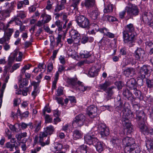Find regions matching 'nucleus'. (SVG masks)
<instances>
[{"label":"nucleus","mask_w":153,"mask_h":153,"mask_svg":"<svg viewBox=\"0 0 153 153\" xmlns=\"http://www.w3.org/2000/svg\"><path fill=\"white\" fill-rule=\"evenodd\" d=\"M125 9L128 16L127 19H128L131 17L138 15L139 13V9L137 6L131 3H129L126 7Z\"/></svg>","instance_id":"f257e3e1"},{"label":"nucleus","mask_w":153,"mask_h":153,"mask_svg":"<svg viewBox=\"0 0 153 153\" xmlns=\"http://www.w3.org/2000/svg\"><path fill=\"white\" fill-rule=\"evenodd\" d=\"M76 22L78 25L83 28H88L90 25V22L89 19L84 16L80 15L77 17Z\"/></svg>","instance_id":"f03ea898"},{"label":"nucleus","mask_w":153,"mask_h":153,"mask_svg":"<svg viewBox=\"0 0 153 153\" xmlns=\"http://www.w3.org/2000/svg\"><path fill=\"white\" fill-rule=\"evenodd\" d=\"M123 36L124 42L129 46H131L132 44L134 41L135 35L133 33L123 32Z\"/></svg>","instance_id":"7ed1b4c3"},{"label":"nucleus","mask_w":153,"mask_h":153,"mask_svg":"<svg viewBox=\"0 0 153 153\" xmlns=\"http://www.w3.org/2000/svg\"><path fill=\"white\" fill-rule=\"evenodd\" d=\"M138 127L140 129L141 132L144 134L150 135L153 134V129L151 128H148L144 125V122H139L138 123Z\"/></svg>","instance_id":"20e7f679"},{"label":"nucleus","mask_w":153,"mask_h":153,"mask_svg":"<svg viewBox=\"0 0 153 153\" xmlns=\"http://www.w3.org/2000/svg\"><path fill=\"white\" fill-rule=\"evenodd\" d=\"M85 119V117L82 114H79L75 118L73 123V126L80 127L82 126Z\"/></svg>","instance_id":"39448f33"},{"label":"nucleus","mask_w":153,"mask_h":153,"mask_svg":"<svg viewBox=\"0 0 153 153\" xmlns=\"http://www.w3.org/2000/svg\"><path fill=\"white\" fill-rule=\"evenodd\" d=\"M98 128L102 137H104L109 135V129L105 124L99 123L98 126Z\"/></svg>","instance_id":"423d86ee"},{"label":"nucleus","mask_w":153,"mask_h":153,"mask_svg":"<svg viewBox=\"0 0 153 153\" xmlns=\"http://www.w3.org/2000/svg\"><path fill=\"white\" fill-rule=\"evenodd\" d=\"M151 68L150 66L148 65H144L140 69L139 76L142 78H145L146 75L151 72Z\"/></svg>","instance_id":"0eeeda50"},{"label":"nucleus","mask_w":153,"mask_h":153,"mask_svg":"<svg viewBox=\"0 0 153 153\" xmlns=\"http://www.w3.org/2000/svg\"><path fill=\"white\" fill-rule=\"evenodd\" d=\"M134 53L135 58L137 60H144L145 58V51L141 48H138L135 51Z\"/></svg>","instance_id":"6e6552de"},{"label":"nucleus","mask_w":153,"mask_h":153,"mask_svg":"<svg viewBox=\"0 0 153 153\" xmlns=\"http://www.w3.org/2000/svg\"><path fill=\"white\" fill-rule=\"evenodd\" d=\"M97 109L94 105H91L87 108V113L89 116L91 118H94L97 116Z\"/></svg>","instance_id":"1a4fd4ad"},{"label":"nucleus","mask_w":153,"mask_h":153,"mask_svg":"<svg viewBox=\"0 0 153 153\" xmlns=\"http://www.w3.org/2000/svg\"><path fill=\"white\" fill-rule=\"evenodd\" d=\"M48 134L45 131L40 133L39 143L40 145L42 146L45 145H48L49 144L50 139L49 138H47V140L45 143L43 142L44 138L47 137Z\"/></svg>","instance_id":"9d476101"},{"label":"nucleus","mask_w":153,"mask_h":153,"mask_svg":"<svg viewBox=\"0 0 153 153\" xmlns=\"http://www.w3.org/2000/svg\"><path fill=\"white\" fill-rule=\"evenodd\" d=\"M123 143L125 147H131L132 145L134 146L135 141L133 138L127 137L123 140Z\"/></svg>","instance_id":"9b49d317"},{"label":"nucleus","mask_w":153,"mask_h":153,"mask_svg":"<svg viewBox=\"0 0 153 153\" xmlns=\"http://www.w3.org/2000/svg\"><path fill=\"white\" fill-rule=\"evenodd\" d=\"M123 117L122 119V122L123 119L126 120V122H127V120L129 122V119H131L134 117L132 112L131 110L127 109L125 110L123 112Z\"/></svg>","instance_id":"f8f14e48"},{"label":"nucleus","mask_w":153,"mask_h":153,"mask_svg":"<svg viewBox=\"0 0 153 153\" xmlns=\"http://www.w3.org/2000/svg\"><path fill=\"white\" fill-rule=\"evenodd\" d=\"M96 148L97 150L100 153L103 150L104 144L103 143L99 141L97 139H95L93 145Z\"/></svg>","instance_id":"ddd939ff"},{"label":"nucleus","mask_w":153,"mask_h":153,"mask_svg":"<svg viewBox=\"0 0 153 153\" xmlns=\"http://www.w3.org/2000/svg\"><path fill=\"white\" fill-rule=\"evenodd\" d=\"M152 15L150 12H144L142 15V19L145 23H149L152 19Z\"/></svg>","instance_id":"4468645a"},{"label":"nucleus","mask_w":153,"mask_h":153,"mask_svg":"<svg viewBox=\"0 0 153 153\" xmlns=\"http://www.w3.org/2000/svg\"><path fill=\"white\" fill-rule=\"evenodd\" d=\"M15 4L14 1H12L10 3L7 2L3 4V6L1 7V9H7L11 11L14 9Z\"/></svg>","instance_id":"2eb2a0df"},{"label":"nucleus","mask_w":153,"mask_h":153,"mask_svg":"<svg viewBox=\"0 0 153 153\" xmlns=\"http://www.w3.org/2000/svg\"><path fill=\"white\" fill-rule=\"evenodd\" d=\"M95 139H97L94 137L93 135H91L89 134L86 135L84 136V140L85 142L89 145L92 144L94 142Z\"/></svg>","instance_id":"dca6fc26"},{"label":"nucleus","mask_w":153,"mask_h":153,"mask_svg":"<svg viewBox=\"0 0 153 153\" xmlns=\"http://www.w3.org/2000/svg\"><path fill=\"white\" fill-rule=\"evenodd\" d=\"M19 88H22L24 86H26L28 82V80L25 78H23L22 75H20V78L19 79Z\"/></svg>","instance_id":"f3484780"},{"label":"nucleus","mask_w":153,"mask_h":153,"mask_svg":"<svg viewBox=\"0 0 153 153\" xmlns=\"http://www.w3.org/2000/svg\"><path fill=\"white\" fill-rule=\"evenodd\" d=\"M31 85L34 86V90L31 93V96L33 99H35L36 96L39 93V90L37 88L38 84L37 82H33L31 83Z\"/></svg>","instance_id":"a211bd4d"},{"label":"nucleus","mask_w":153,"mask_h":153,"mask_svg":"<svg viewBox=\"0 0 153 153\" xmlns=\"http://www.w3.org/2000/svg\"><path fill=\"white\" fill-rule=\"evenodd\" d=\"M135 74V69L133 68H128L124 71V74L127 77H129V76H132Z\"/></svg>","instance_id":"6ab92c4d"},{"label":"nucleus","mask_w":153,"mask_h":153,"mask_svg":"<svg viewBox=\"0 0 153 153\" xmlns=\"http://www.w3.org/2000/svg\"><path fill=\"white\" fill-rule=\"evenodd\" d=\"M77 79L74 77L73 78H68L67 80V82L69 85L72 86L73 88H75L77 87Z\"/></svg>","instance_id":"aec40b11"},{"label":"nucleus","mask_w":153,"mask_h":153,"mask_svg":"<svg viewBox=\"0 0 153 153\" xmlns=\"http://www.w3.org/2000/svg\"><path fill=\"white\" fill-rule=\"evenodd\" d=\"M73 3L70 6L69 8H67L68 10L71 12H73V11H75L78 10L77 6L79 3L77 2L75 0H72Z\"/></svg>","instance_id":"412c9836"},{"label":"nucleus","mask_w":153,"mask_h":153,"mask_svg":"<svg viewBox=\"0 0 153 153\" xmlns=\"http://www.w3.org/2000/svg\"><path fill=\"white\" fill-rule=\"evenodd\" d=\"M122 123L124 126L126 127L128 133H131L133 132V126L129 122H128V120L127 122H126V120L123 119Z\"/></svg>","instance_id":"4be33fe9"},{"label":"nucleus","mask_w":153,"mask_h":153,"mask_svg":"<svg viewBox=\"0 0 153 153\" xmlns=\"http://www.w3.org/2000/svg\"><path fill=\"white\" fill-rule=\"evenodd\" d=\"M125 30L123 32H126V33H132L134 31V27L132 24L130 23L127 25L125 27Z\"/></svg>","instance_id":"5701e85b"},{"label":"nucleus","mask_w":153,"mask_h":153,"mask_svg":"<svg viewBox=\"0 0 153 153\" xmlns=\"http://www.w3.org/2000/svg\"><path fill=\"white\" fill-rule=\"evenodd\" d=\"M136 119L137 120H141L142 118L143 121V122L145 120L146 117H145V114L144 113V112L142 111H137L136 113Z\"/></svg>","instance_id":"b1692460"},{"label":"nucleus","mask_w":153,"mask_h":153,"mask_svg":"<svg viewBox=\"0 0 153 153\" xmlns=\"http://www.w3.org/2000/svg\"><path fill=\"white\" fill-rule=\"evenodd\" d=\"M111 85L109 81H105L104 83L100 84L98 86V89L105 91L108 88V87Z\"/></svg>","instance_id":"393cba45"},{"label":"nucleus","mask_w":153,"mask_h":153,"mask_svg":"<svg viewBox=\"0 0 153 153\" xmlns=\"http://www.w3.org/2000/svg\"><path fill=\"white\" fill-rule=\"evenodd\" d=\"M90 17L93 20H95L97 19L99 15V13L97 9L95 8L93 10L89 13Z\"/></svg>","instance_id":"a878e982"},{"label":"nucleus","mask_w":153,"mask_h":153,"mask_svg":"<svg viewBox=\"0 0 153 153\" xmlns=\"http://www.w3.org/2000/svg\"><path fill=\"white\" fill-rule=\"evenodd\" d=\"M73 137L74 139L76 140L81 138L82 135V133L80 131L75 129L73 131Z\"/></svg>","instance_id":"bb28decb"},{"label":"nucleus","mask_w":153,"mask_h":153,"mask_svg":"<svg viewBox=\"0 0 153 153\" xmlns=\"http://www.w3.org/2000/svg\"><path fill=\"white\" fill-rule=\"evenodd\" d=\"M127 85L128 87L131 89H134L136 85L135 79L134 78L130 79L127 82Z\"/></svg>","instance_id":"cd10ccee"},{"label":"nucleus","mask_w":153,"mask_h":153,"mask_svg":"<svg viewBox=\"0 0 153 153\" xmlns=\"http://www.w3.org/2000/svg\"><path fill=\"white\" fill-rule=\"evenodd\" d=\"M41 17L42 18V21L44 24L48 22L51 19V16L45 13L42 14Z\"/></svg>","instance_id":"c85d7f7f"},{"label":"nucleus","mask_w":153,"mask_h":153,"mask_svg":"<svg viewBox=\"0 0 153 153\" xmlns=\"http://www.w3.org/2000/svg\"><path fill=\"white\" fill-rule=\"evenodd\" d=\"M98 70L95 67H92L88 72V76L91 77H93L97 76L98 74Z\"/></svg>","instance_id":"c756f323"},{"label":"nucleus","mask_w":153,"mask_h":153,"mask_svg":"<svg viewBox=\"0 0 153 153\" xmlns=\"http://www.w3.org/2000/svg\"><path fill=\"white\" fill-rule=\"evenodd\" d=\"M77 87L75 88L79 90L81 92H84L87 88V87L85 86L83 83L79 81L77 82Z\"/></svg>","instance_id":"7c9ffc66"},{"label":"nucleus","mask_w":153,"mask_h":153,"mask_svg":"<svg viewBox=\"0 0 153 153\" xmlns=\"http://www.w3.org/2000/svg\"><path fill=\"white\" fill-rule=\"evenodd\" d=\"M113 10V7L112 4L108 3L105 4V8L104 9V13H107L111 12Z\"/></svg>","instance_id":"2f4dec72"},{"label":"nucleus","mask_w":153,"mask_h":153,"mask_svg":"<svg viewBox=\"0 0 153 153\" xmlns=\"http://www.w3.org/2000/svg\"><path fill=\"white\" fill-rule=\"evenodd\" d=\"M95 0H85L84 4L85 7L88 8L94 7Z\"/></svg>","instance_id":"473e14b6"},{"label":"nucleus","mask_w":153,"mask_h":153,"mask_svg":"<svg viewBox=\"0 0 153 153\" xmlns=\"http://www.w3.org/2000/svg\"><path fill=\"white\" fill-rule=\"evenodd\" d=\"M4 35L10 39V37L13 32V28L4 29Z\"/></svg>","instance_id":"72a5a7b5"},{"label":"nucleus","mask_w":153,"mask_h":153,"mask_svg":"<svg viewBox=\"0 0 153 153\" xmlns=\"http://www.w3.org/2000/svg\"><path fill=\"white\" fill-rule=\"evenodd\" d=\"M87 146L82 145L78 147L76 150L77 153H86Z\"/></svg>","instance_id":"f704fd0d"},{"label":"nucleus","mask_w":153,"mask_h":153,"mask_svg":"<svg viewBox=\"0 0 153 153\" xmlns=\"http://www.w3.org/2000/svg\"><path fill=\"white\" fill-rule=\"evenodd\" d=\"M5 146L6 148L9 149L10 151H13L14 147L16 149L17 147L15 143L12 144L10 142L7 143L5 144Z\"/></svg>","instance_id":"c9c22d12"},{"label":"nucleus","mask_w":153,"mask_h":153,"mask_svg":"<svg viewBox=\"0 0 153 153\" xmlns=\"http://www.w3.org/2000/svg\"><path fill=\"white\" fill-rule=\"evenodd\" d=\"M20 52L18 49H16L14 50L11 53V55L12 57H10L9 58V62H11V60L13 61L14 60L16 57L18 55L19 53Z\"/></svg>","instance_id":"e433bc0d"},{"label":"nucleus","mask_w":153,"mask_h":153,"mask_svg":"<svg viewBox=\"0 0 153 153\" xmlns=\"http://www.w3.org/2000/svg\"><path fill=\"white\" fill-rule=\"evenodd\" d=\"M123 94L128 100H130L131 99L132 94L128 90L126 89L123 92Z\"/></svg>","instance_id":"4c0bfd02"},{"label":"nucleus","mask_w":153,"mask_h":153,"mask_svg":"<svg viewBox=\"0 0 153 153\" xmlns=\"http://www.w3.org/2000/svg\"><path fill=\"white\" fill-rule=\"evenodd\" d=\"M45 131L49 134H52L53 132L54 131V127L52 125H50L47 127L45 128Z\"/></svg>","instance_id":"58836bf2"},{"label":"nucleus","mask_w":153,"mask_h":153,"mask_svg":"<svg viewBox=\"0 0 153 153\" xmlns=\"http://www.w3.org/2000/svg\"><path fill=\"white\" fill-rule=\"evenodd\" d=\"M113 88V87H109L108 88L107 90L105 91L107 94V98L108 100H109L110 98L113 94V92L112 90V89Z\"/></svg>","instance_id":"ea45409f"},{"label":"nucleus","mask_w":153,"mask_h":153,"mask_svg":"<svg viewBox=\"0 0 153 153\" xmlns=\"http://www.w3.org/2000/svg\"><path fill=\"white\" fill-rule=\"evenodd\" d=\"M117 105L116 107V108L119 111H122L123 112L126 109L124 108V105H122L121 102L120 101H118L117 103Z\"/></svg>","instance_id":"a19ab883"},{"label":"nucleus","mask_w":153,"mask_h":153,"mask_svg":"<svg viewBox=\"0 0 153 153\" xmlns=\"http://www.w3.org/2000/svg\"><path fill=\"white\" fill-rule=\"evenodd\" d=\"M147 147L149 148L153 151V139H148L146 142Z\"/></svg>","instance_id":"79ce46f5"},{"label":"nucleus","mask_w":153,"mask_h":153,"mask_svg":"<svg viewBox=\"0 0 153 153\" xmlns=\"http://www.w3.org/2000/svg\"><path fill=\"white\" fill-rule=\"evenodd\" d=\"M59 74L58 73H56L54 80L53 82L52 86V89H55L56 87V85L58 79Z\"/></svg>","instance_id":"37998d69"},{"label":"nucleus","mask_w":153,"mask_h":153,"mask_svg":"<svg viewBox=\"0 0 153 153\" xmlns=\"http://www.w3.org/2000/svg\"><path fill=\"white\" fill-rule=\"evenodd\" d=\"M55 24L58 27V31L60 32L62 29V22L60 21L59 20H58L55 22Z\"/></svg>","instance_id":"c03bdc74"},{"label":"nucleus","mask_w":153,"mask_h":153,"mask_svg":"<svg viewBox=\"0 0 153 153\" xmlns=\"http://www.w3.org/2000/svg\"><path fill=\"white\" fill-rule=\"evenodd\" d=\"M67 42L68 43L69 45L73 44L74 46H75L79 45L71 37L70 38L68 39L67 40Z\"/></svg>","instance_id":"a18cd8bd"},{"label":"nucleus","mask_w":153,"mask_h":153,"mask_svg":"<svg viewBox=\"0 0 153 153\" xmlns=\"http://www.w3.org/2000/svg\"><path fill=\"white\" fill-rule=\"evenodd\" d=\"M124 151L125 153H134V148L131 147H125Z\"/></svg>","instance_id":"49530a36"},{"label":"nucleus","mask_w":153,"mask_h":153,"mask_svg":"<svg viewBox=\"0 0 153 153\" xmlns=\"http://www.w3.org/2000/svg\"><path fill=\"white\" fill-rule=\"evenodd\" d=\"M65 7V5L60 4L59 5H58L56 6L54 11L55 12H58L64 9Z\"/></svg>","instance_id":"de8ad7c7"},{"label":"nucleus","mask_w":153,"mask_h":153,"mask_svg":"<svg viewBox=\"0 0 153 153\" xmlns=\"http://www.w3.org/2000/svg\"><path fill=\"white\" fill-rule=\"evenodd\" d=\"M41 122L37 123L35 124V126L34 127L35 128L34 132L35 133L38 132L41 128Z\"/></svg>","instance_id":"09e8293b"},{"label":"nucleus","mask_w":153,"mask_h":153,"mask_svg":"<svg viewBox=\"0 0 153 153\" xmlns=\"http://www.w3.org/2000/svg\"><path fill=\"white\" fill-rule=\"evenodd\" d=\"M68 22L67 20H66L65 21V24H64L63 27H62V30L59 32V33L62 32V34H65L66 33V32L68 30L67 28H66V30H65V28L66 27V24L67 22Z\"/></svg>","instance_id":"8fccbe9b"},{"label":"nucleus","mask_w":153,"mask_h":153,"mask_svg":"<svg viewBox=\"0 0 153 153\" xmlns=\"http://www.w3.org/2000/svg\"><path fill=\"white\" fill-rule=\"evenodd\" d=\"M10 39L4 35L3 37L0 39V44H4L10 40Z\"/></svg>","instance_id":"3c124183"},{"label":"nucleus","mask_w":153,"mask_h":153,"mask_svg":"<svg viewBox=\"0 0 153 153\" xmlns=\"http://www.w3.org/2000/svg\"><path fill=\"white\" fill-rule=\"evenodd\" d=\"M11 12L7 9L4 10L2 11V16L5 17H9Z\"/></svg>","instance_id":"603ef678"},{"label":"nucleus","mask_w":153,"mask_h":153,"mask_svg":"<svg viewBox=\"0 0 153 153\" xmlns=\"http://www.w3.org/2000/svg\"><path fill=\"white\" fill-rule=\"evenodd\" d=\"M45 123H51L52 121V118L48 114L45 115Z\"/></svg>","instance_id":"864d4df0"},{"label":"nucleus","mask_w":153,"mask_h":153,"mask_svg":"<svg viewBox=\"0 0 153 153\" xmlns=\"http://www.w3.org/2000/svg\"><path fill=\"white\" fill-rule=\"evenodd\" d=\"M80 35V34L79 33L78 31L74 29H72L70 32V36L71 37H74V36H76V35Z\"/></svg>","instance_id":"5fc2aeb1"},{"label":"nucleus","mask_w":153,"mask_h":153,"mask_svg":"<svg viewBox=\"0 0 153 153\" xmlns=\"http://www.w3.org/2000/svg\"><path fill=\"white\" fill-rule=\"evenodd\" d=\"M71 37L74 40L75 42L78 45H79L80 39V35H76V36H74Z\"/></svg>","instance_id":"6e6d98bb"},{"label":"nucleus","mask_w":153,"mask_h":153,"mask_svg":"<svg viewBox=\"0 0 153 153\" xmlns=\"http://www.w3.org/2000/svg\"><path fill=\"white\" fill-rule=\"evenodd\" d=\"M47 5L46 7V9L48 10H49L52 8L53 2L52 1L48 0L47 1Z\"/></svg>","instance_id":"4d7b16f0"},{"label":"nucleus","mask_w":153,"mask_h":153,"mask_svg":"<svg viewBox=\"0 0 153 153\" xmlns=\"http://www.w3.org/2000/svg\"><path fill=\"white\" fill-rule=\"evenodd\" d=\"M38 68L40 69V71L42 73H43L45 71L46 66L43 64L40 63L38 66Z\"/></svg>","instance_id":"13d9d810"},{"label":"nucleus","mask_w":153,"mask_h":153,"mask_svg":"<svg viewBox=\"0 0 153 153\" xmlns=\"http://www.w3.org/2000/svg\"><path fill=\"white\" fill-rule=\"evenodd\" d=\"M62 36V35L59 34L58 35L57 37L56 38V43L57 45H59V44H60L61 46H62V44L61 42V39Z\"/></svg>","instance_id":"bf43d9fd"},{"label":"nucleus","mask_w":153,"mask_h":153,"mask_svg":"<svg viewBox=\"0 0 153 153\" xmlns=\"http://www.w3.org/2000/svg\"><path fill=\"white\" fill-rule=\"evenodd\" d=\"M23 57V54L21 52H19L18 55L16 57V61L17 62H21L22 60V58Z\"/></svg>","instance_id":"052dcab7"},{"label":"nucleus","mask_w":153,"mask_h":153,"mask_svg":"<svg viewBox=\"0 0 153 153\" xmlns=\"http://www.w3.org/2000/svg\"><path fill=\"white\" fill-rule=\"evenodd\" d=\"M147 86L149 88L153 87V80L147 79L146 81Z\"/></svg>","instance_id":"680f3d73"},{"label":"nucleus","mask_w":153,"mask_h":153,"mask_svg":"<svg viewBox=\"0 0 153 153\" xmlns=\"http://www.w3.org/2000/svg\"><path fill=\"white\" fill-rule=\"evenodd\" d=\"M88 37L85 35L84 34L82 36L81 42L83 44H85L88 41Z\"/></svg>","instance_id":"e2e57ef3"},{"label":"nucleus","mask_w":153,"mask_h":153,"mask_svg":"<svg viewBox=\"0 0 153 153\" xmlns=\"http://www.w3.org/2000/svg\"><path fill=\"white\" fill-rule=\"evenodd\" d=\"M30 86H29L28 87H26L22 91V94L23 96H26L27 95V92L29 91V88H30Z\"/></svg>","instance_id":"0e129e2a"},{"label":"nucleus","mask_w":153,"mask_h":153,"mask_svg":"<svg viewBox=\"0 0 153 153\" xmlns=\"http://www.w3.org/2000/svg\"><path fill=\"white\" fill-rule=\"evenodd\" d=\"M17 17H20L21 19H23L26 17V13L24 11L20 12L17 15Z\"/></svg>","instance_id":"69168bd1"},{"label":"nucleus","mask_w":153,"mask_h":153,"mask_svg":"<svg viewBox=\"0 0 153 153\" xmlns=\"http://www.w3.org/2000/svg\"><path fill=\"white\" fill-rule=\"evenodd\" d=\"M53 68V64L51 62L49 63L47 66V71L48 72H51Z\"/></svg>","instance_id":"338daca9"},{"label":"nucleus","mask_w":153,"mask_h":153,"mask_svg":"<svg viewBox=\"0 0 153 153\" xmlns=\"http://www.w3.org/2000/svg\"><path fill=\"white\" fill-rule=\"evenodd\" d=\"M134 89V94L136 96V97L137 98L140 97L141 95V92L139 90H137L135 88Z\"/></svg>","instance_id":"774afa93"}]
</instances>
